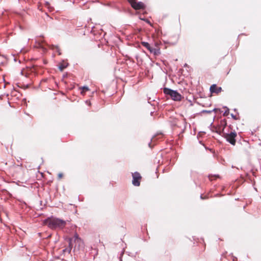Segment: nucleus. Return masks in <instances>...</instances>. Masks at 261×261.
Instances as JSON below:
<instances>
[{
	"label": "nucleus",
	"instance_id": "f257e3e1",
	"mask_svg": "<svg viewBox=\"0 0 261 261\" xmlns=\"http://www.w3.org/2000/svg\"><path fill=\"white\" fill-rule=\"evenodd\" d=\"M44 223L51 229H62L64 227L66 224V221L55 218H48L44 220Z\"/></svg>",
	"mask_w": 261,
	"mask_h": 261
},
{
	"label": "nucleus",
	"instance_id": "f03ea898",
	"mask_svg": "<svg viewBox=\"0 0 261 261\" xmlns=\"http://www.w3.org/2000/svg\"><path fill=\"white\" fill-rule=\"evenodd\" d=\"M222 136L226 140V141L232 145L236 144V138L237 136V133L233 130L229 132H226L224 128L222 130Z\"/></svg>",
	"mask_w": 261,
	"mask_h": 261
},
{
	"label": "nucleus",
	"instance_id": "7ed1b4c3",
	"mask_svg": "<svg viewBox=\"0 0 261 261\" xmlns=\"http://www.w3.org/2000/svg\"><path fill=\"white\" fill-rule=\"evenodd\" d=\"M164 93L170 96L171 99L174 101H179L181 98V95L175 90H173L168 88L164 89Z\"/></svg>",
	"mask_w": 261,
	"mask_h": 261
},
{
	"label": "nucleus",
	"instance_id": "20e7f679",
	"mask_svg": "<svg viewBox=\"0 0 261 261\" xmlns=\"http://www.w3.org/2000/svg\"><path fill=\"white\" fill-rule=\"evenodd\" d=\"M128 1L134 9L137 10H142L143 12L141 14L145 15L147 14V12L145 11L146 5L143 2H138L136 0H128Z\"/></svg>",
	"mask_w": 261,
	"mask_h": 261
},
{
	"label": "nucleus",
	"instance_id": "39448f33",
	"mask_svg": "<svg viewBox=\"0 0 261 261\" xmlns=\"http://www.w3.org/2000/svg\"><path fill=\"white\" fill-rule=\"evenodd\" d=\"M142 45L146 47L149 51L151 53H153L154 55H157L160 54V49L158 48H153L150 46V44L147 42H142Z\"/></svg>",
	"mask_w": 261,
	"mask_h": 261
},
{
	"label": "nucleus",
	"instance_id": "423d86ee",
	"mask_svg": "<svg viewBox=\"0 0 261 261\" xmlns=\"http://www.w3.org/2000/svg\"><path fill=\"white\" fill-rule=\"evenodd\" d=\"M133 180L132 184L135 186H139L140 184V180L141 176L140 173L138 172H135L132 174Z\"/></svg>",
	"mask_w": 261,
	"mask_h": 261
},
{
	"label": "nucleus",
	"instance_id": "0eeeda50",
	"mask_svg": "<svg viewBox=\"0 0 261 261\" xmlns=\"http://www.w3.org/2000/svg\"><path fill=\"white\" fill-rule=\"evenodd\" d=\"M211 93H219L222 91V88L217 87L216 84L212 85L210 89Z\"/></svg>",
	"mask_w": 261,
	"mask_h": 261
},
{
	"label": "nucleus",
	"instance_id": "6e6552de",
	"mask_svg": "<svg viewBox=\"0 0 261 261\" xmlns=\"http://www.w3.org/2000/svg\"><path fill=\"white\" fill-rule=\"evenodd\" d=\"M140 18L141 20L145 21L147 23H148L149 25H151V22L148 18H147L146 17H143V18L140 17Z\"/></svg>",
	"mask_w": 261,
	"mask_h": 261
},
{
	"label": "nucleus",
	"instance_id": "1a4fd4ad",
	"mask_svg": "<svg viewBox=\"0 0 261 261\" xmlns=\"http://www.w3.org/2000/svg\"><path fill=\"white\" fill-rule=\"evenodd\" d=\"M225 109H226V111L224 112V116H227L229 112V109L227 107H225Z\"/></svg>",
	"mask_w": 261,
	"mask_h": 261
},
{
	"label": "nucleus",
	"instance_id": "9d476101",
	"mask_svg": "<svg viewBox=\"0 0 261 261\" xmlns=\"http://www.w3.org/2000/svg\"><path fill=\"white\" fill-rule=\"evenodd\" d=\"M71 247H70L69 249H67V248H66L65 249H63V252H66V251H68V253H70V251H71Z\"/></svg>",
	"mask_w": 261,
	"mask_h": 261
},
{
	"label": "nucleus",
	"instance_id": "9b49d317",
	"mask_svg": "<svg viewBox=\"0 0 261 261\" xmlns=\"http://www.w3.org/2000/svg\"><path fill=\"white\" fill-rule=\"evenodd\" d=\"M83 90L85 91H88L89 90V88L87 87V86H84L83 88H82Z\"/></svg>",
	"mask_w": 261,
	"mask_h": 261
},
{
	"label": "nucleus",
	"instance_id": "f8f14e48",
	"mask_svg": "<svg viewBox=\"0 0 261 261\" xmlns=\"http://www.w3.org/2000/svg\"><path fill=\"white\" fill-rule=\"evenodd\" d=\"M74 238H75V240H80V238H79L78 237V235L77 233H76L74 236Z\"/></svg>",
	"mask_w": 261,
	"mask_h": 261
},
{
	"label": "nucleus",
	"instance_id": "ddd939ff",
	"mask_svg": "<svg viewBox=\"0 0 261 261\" xmlns=\"http://www.w3.org/2000/svg\"><path fill=\"white\" fill-rule=\"evenodd\" d=\"M65 68V66H63V65H61V66H59V69L61 70H62L63 69H64Z\"/></svg>",
	"mask_w": 261,
	"mask_h": 261
},
{
	"label": "nucleus",
	"instance_id": "4468645a",
	"mask_svg": "<svg viewBox=\"0 0 261 261\" xmlns=\"http://www.w3.org/2000/svg\"><path fill=\"white\" fill-rule=\"evenodd\" d=\"M62 176H63V174L62 173H59L58 174V177L59 178H61L62 177Z\"/></svg>",
	"mask_w": 261,
	"mask_h": 261
},
{
	"label": "nucleus",
	"instance_id": "2eb2a0df",
	"mask_svg": "<svg viewBox=\"0 0 261 261\" xmlns=\"http://www.w3.org/2000/svg\"><path fill=\"white\" fill-rule=\"evenodd\" d=\"M231 116L233 118H234V119H236V117L234 115H233V114H231Z\"/></svg>",
	"mask_w": 261,
	"mask_h": 261
},
{
	"label": "nucleus",
	"instance_id": "dca6fc26",
	"mask_svg": "<svg viewBox=\"0 0 261 261\" xmlns=\"http://www.w3.org/2000/svg\"><path fill=\"white\" fill-rule=\"evenodd\" d=\"M71 242V239H69V246H70Z\"/></svg>",
	"mask_w": 261,
	"mask_h": 261
},
{
	"label": "nucleus",
	"instance_id": "f3484780",
	"mask_svg": "<svg viewBox=\"0 0 261 261\" xmlns=\"http://www.w3.org/2000/svg\"><path fill=\"white\" fill-rule=\"evenodd\" d=\"M57 50H58V51L59 52V55H61V53L59 51V50L58 48H57Z\"/></svg>",
	"mask_w": 261,
	"mask_h": 261
},
{
	"label": "nucleus",
	"instance_id": "a211bd4d",
	"mask_svg": "<svg viewBox=\"0 0 261 261\" xmlns=\"http://www.w3.org/2000/svg\"><path fill=\"white\" fill-rule=\"evenodd\" d=\"M200 197H201V198H202V195H201V196H200Z\"/></svg>",
	"mask_w": 261,
	"mask_h": 261
}]
</instances>
